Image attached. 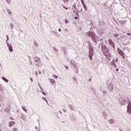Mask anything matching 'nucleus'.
<instances>
[{
	"label": "nucleus",
	"instance_id": "f257e3e1",
	"mask_svg": "<svg viewBox=\"0 0 131 131\" xmlns=\"http://www.w3.org/2000/svg\"><path fill=\"white\" fill-rule=\"evenodd\" d=\"M93 55H94V50L93 49V48H90L89 58H90L91 61H92V60L93 59Z\"/></svg>",
	"mask_w": 131,
	"mask_h": 131
},
{
	"label": "nucleus",
	"instance_id": "f03ea898",
	"mask_svg": "<svg viewBox=\"0 0 131 131\" xmlns=\"http://www.w3.org/2000/svg\"><path fill=\"white\" fill-rule=\"evenodd\" d=\"M6 43L7 45V47L9 49V52H13V47L11 44H9L8 42L6 41Z\"/></svg>",
	"mask_w": 131,
	"mask_h": 131
},
{
	"label": "nucleus",
	"instance_id": "7ed1b4c3",
	"mask_svg": "<svg viewBox=\"0 0 131 131\" xmlns=\"http://www.w3.org/2000/svg\"><path fill=\"white\" fill-rule=\"evenodd\" d=\"M108 42H109L110 46L112 47V48H115V44L111 39H108Z\"/></svg>",
	"mask_w": 131,
	"mask_h": 131
},
{
	"label": "nucleus",
	"instance_id": "20e7f679",
	"mask_svg": "<svg viewBox=\"0 0 131 131\" xmlns=\"http://www.w3.org/2000/svg\"><path fill=\"white\" fill-rule=\"evenodd\" d=\"M122 101L123 102V105H125V102L126 103V102H127V101H128V103L129 102V99H128V98L127 97H124L122 99Z\"/></svg>",
	"mask_w": 131,
	"mask_h": 131
},
{
	"label": "nucleus",
	"instance_id": "39448f33",
	"mask_svg": "<svg viewBox=\"0 0 131 131\" xmlns=\"http://www.w3.org/2000/svg\"><path fill=\"white\" fill-rule=\"evenodd\" d=\"M34 60L36 63H38V64L40 63V59H39L38 57H35Z\"/></svg>",
	"mask_w": 131,
	"mask_h": 131
},
{
	"label": "nucleus",
	"instance_id": "423d86ee",
	"mask_svg": "<svg viewBox=\"0 0 131 131\" xmlns=\"http://www.w3.org/2000/svg\"><path fill=\"white\" fill-rule=\"evenodd\" d=\"M50 81L52 84L54 85L56 83V81L54 79H50Z\"/></svg>",
	"mask_w": 131,
	"mask_h": 131
},
{
	"label": "nucleus",
	"instance_id": "0eeeda50",
	"mask_svg": "<svg viewBox=\"0 0 131 131\" xmlns=\"http://www.w3.org/2000/svg\"><path fill=\"white\" fill-rule=\"evenodd\" d=\"M127 109H131V103L130 100H129V102L127 106Z\"/></svg>",
	"mask_w": 131,
	"mask_h": 131
},
{
	"label": "nucleus",
	"instance_id": "6e6552de",
	"mask_svg": "<svg viewBox=\"0 0 131 131\" xmlns=\"http://www.w3.org/2000/svg\"><path fill=\"white\" fill-rule=\"evenodd\" d=\"M15 124V122L14 121H11L9 122V126H13Z\"/></svg>",
	"mask_w": 131,
	"mask_h": 131
},
{
	"label": "nucleus",
	"instance_id": "1a4fd4ad",
	"mask_svg": "<svg viewBox=\"0 0 131 131\" xmlns=\"http://www.w3.org/2000/svg\"><path fill=\"white\" fill-rule=\"evenodd\" d=\"M118 53L119 55H120V56H123V55H124V54L123 53V52H122V51L120 50L118 51Z\"/></svg>",
	"mask_w": 131,
	"mask_h": 131
},
{
	"label": "nucleus",
	"instance_id": "9d476101",
	"mask_svg": "<svg viewBox=\"0 0 131 131\" xmlns=\"http://www.w3.org/2000/svg\"><path fill=\"white\" fill-rule=\"evenodd\" d=\"M2 79L3 80H4V81H5L6 82H8V79H7L6 78H5V77H2Z\"/></svg>",
	"mask_w": 131,
	"mask_h": 131
},
{
	"label": "nucleus",
	"instance_id": "9b49d317",
	"mask_svg": "<svg viewBox=\"0 0 131 131\" xmlns=\"http://www.w3.org/2000/svg\"><path fill=\"white\" fill-rule=\"evenodd\" d=\"M108 122H109V123L112 124V123H114V120L112 119H110Z\"/></svg>",
	"mask_w": 131,
	"mask_h": 131
},
{
	"label": "nucleus",
	"instance_id": "f8f14e48",
	"mask_svg": "<svg viewBox=\"0 0 131 131\" xmlns=\"http://www.w3.org/2000/svg\"><path fill=\"white\" fill-rule=\"evenodd\" d=\"M23 110H24V111H25V112H26V113H27V109H26V107H23Z\"/></svg>",
	"mask_w": 131,
	"mask_h": 131
},
{
	"label": "nucleus",
	"instance_id": "ddd939ff",
	"mask_svg": "<svg viewBox=\"0 0 131 131\" xmlns=\"http://www.w3.org/2000/svg\"><path fill=\"white\" fill-rule=\"evenodd\" d=\"M127 113H128V114H131V108L130 109L127 108Z\"/></svg>",
	"mask_w": 131,
	"mask_h": 131
},
{
	"label": "nucleus",
	"instance_id": "4468645a",
	"mask_svg": "<svg viewBox=\"0 0 131 131\" xmlns=\"http://www.w3.org/2000/svg\"><path fill=\"white\" fill-rule=\"evenodd\" d=\"M53 78H55V79H57V78H58V76L56 75H53Z\"/></svg>",
	"mask_w": 131,
	"mask_h": 131
},
{
	"label": "nucleus",
	"instance_id": "2eb2a0df",
	"mask_svg": "<svg viewBox=\"0 0 131 131\" xmlns=\"http://www.w3.org/2000/svg\"><path fill=\"white\" fill-rule=\"evenodd\" d=\"M83 7L85 10V11H86V5L85 4L83 5Z\"/></svg>",
	"mask_w": 131,
	"mask_h": 131
},
{
	"label": "nucleus",
	"instance_id": "dca6fc26",
	"mask_svg": "<svg viewBox=\"0 0 131 131\" xmlns=\"http://www.w3.org/2000/svg\"><path fill=\"white\" fill-rule=\"evenodd\" d=\"M119 34H114V36L115 37H117V36H119Z\"/></svg>",
	"mask_w": 131,
	"mask_h": 131
},
{
	"label": "nucleus",
	"instance_id": "f3484780",
	"mask_svg": "<svg viewBox=\"0 0 131 131\" xmlns=\"http://www.w3.org/2000/svg\"><path fill=\"white\" fill-rule=\"evenodd\" d=\"M42 100H44V101H46V102H48V100H47V98H46V97H42Z\"/></svg>",
	"mask_w": 131,
	"mask_h": 131
},
{
	"label": "nucleus",
	"instance_id": "a211bd4d",
	"mask_svg": "<svg viewBox=\"0 0 131 131\" xmlns=\"http://www.w3.org/2000/svg\"><path fill=\"white\" fill-rule=\"evenodd\" d=\"M0 90L1 91H4V88L2 86V85H0Z\"/></svg>",
	"mask_w": 131,
	"mask_h": 131
},
{
	"label": "nucleus",
	"instance_id": "6ab92c4d",
	"mask_svg": "<svg viewBox=\"0 0 131 131\" xmlns=\"http://www.w3.org/2000/svg\"><path fill=\"white\" fill-rule=\"evenodd\" d=\"M13 130L14 131H18V129L17 128H14Z\"/></svg>",
	"mask_w": 131,
	"mask_h": 131
},
{
	"label": "nucleus",
	"instance_id": "aec40b11",
	"mask_svg": "<svg viewBox=\"0 0 131 131\" xmlns=\"http://www.w3.org/2000/svg\"><path fill=\"white\" fill-rule=\"evenodd\" d=\"M6 2L9 4V3H11V0H6Z\"/></svg>",
	"mask_w": 131,
	"mask_h": 131
},
{
	"label": "nucleus",
	"instance_id": "412c9836",
	"mask_svg": "<svg viewBox=\"0 0 131 131\" xmlns=\"http://www.w3.org/2000/svg\"><path fill=\"white\" fill-rule=\"evenodd\" d=\"M81 3L82 5L85 4L84 2H83V0H81Z\"/></svg>",
	"mask_w": 131,
	"mask_h": 131
},
{
	"label": "nucleus",
	"instance_id": "4be33fe9",
	"mask_svg": "<svg viewBox=\"0 0 131 131\" xmlns=\"http://www.w3.org/2000/svg\"><path fill=\"white\" fill-rule=\"evenodd\" d=\"M7 40H6V42H8V40H9V36L7 35Z\"/></svg>",
	"mask_w": 131,
	"mask_h": 131
},
{
	"label": "nucleus",
	"instance_id": "5701e85b",
	"mask_svg": "<svg viewBox=\"0 0 131 131\" xmlns=\"http://www.w3.org/2000/svg\"><path fill=\"white\" fill-rule=\"evenodd\" d=\"M121 57H122V58H123V59H125V56H124V55H121Z\"/></svg>",
	"mask_w": 131,
	"mask_h": 131
},
{
	"label": "nucleus",
	"instance_id": "b1692460",
	"mask_svg": "<svg viewBox=\"0 0 131 131\" xmlns=\"http://www.w3.org/2000/svg\"><path fill=\"white\" fill-rule=\"evenodd\" d=\"M65 22H66V24H67V23H68V21H67V19L65 20Z\"/></svg>",
	"mask_w": 131,
	"mask_h": 131
},
{
	"label": "nucleus",
	"instance_id": "393cba45",
	"mask_svg": "<svg viewBox=\"0 0 131 131\" xmlns=\"http://www.w3.org/2000/svg\"><path fill=\"white\" fill-rule=\"evenodd\" d=\"M64 9H66V10H68V8L65 7V6H63Z\"/></svg>",
	"mask_w": 131,
	"mask_h": 131
},
{
	"label": "nucleus",
	"instance_id": "a878e982",
	"mask_svg": "<svg viewBox=\"0 0 131 131\" xmlns=\"http://www.w3.org/2000/svg\"><path fill=\"white\" fill-rule=\"evenodd\" d=\"M42 94H43V95H44L45 96H46V95H47V94H46V93H45V92H43Z\"/></svg>",
	"mask_w": 131,
	"mask_h": 131
},
{
	"label": "nucleus",
	"instance_id": "bb28decb",
	"mask_svg": "<svg viewBox=\"0 0 131 131\" xmlns=\"http://www.w3.org/2000/svg\"><path fill=\"white\" fill-rule=\"evenodd\" d=\"M30 80H31L32 82L33 81V80L32 79V78H30Z\"/></svg>",
	"mask_w": 131,
	"mask_h": 131
},
{
	"label": "nucleus",
	"instance_id": "cd10ccee",
	"mask_svg": "<svg viewBox=\"0 0 131 131\" xmlns=\"http://www.w3.org/2000/svg\"><path fill=\"white\" fill-rule=\"evenodd\" d=\"M65 68H66L67 70H68V67L65 66Z\"/></svg>",
	"mask_w": 131,
	"mask_h": 131
},
{
	"label": "nucleus",
	"instance_id": "c85d7f7f",
	"mask_svg": "<svg viewBox=\"0 0 131 131\" xmlns=\"http://www.w3.org/2000/svg\"><path fill=\"white\" fill-rule=\"evenodd\" d=\"M8 13H9V15H11V14H12V12H9Z\"/></svg>",
	"mask_w": 131,
	"mask_h": 131
},
{
	"label": "nucleus",
	"instance_id": "c756f323",
	"mask_svg": "<svg viewBox=\"0 0 131 131\" xmlns=\"http://www.w3.org/2000/svg\"><path fill=\"white\" fill-rule=\"evenodd\" d=\"M75 19L76 20V19H78V17H75Z\"/></svg>",
	"mask_w": 131,
	"mask_h": 131
},
{
	"label": "nucleus",
	"instance_id": "7c9ffc66",
	"mask_svg": "<svg viewBox=\"0 0 131 131\" xmlns=\"http://www.w3.org/2000/svg\"><path fill=\"white\" fill-rule=\"evenodd\" d=\"M10 26H11V28H13V25H11Z\"/></svg>",
	"mask_w": 131,
	"mask_h": 131
},
{
	"label": "nucleus",
	"instance_id": "2f4dec72",
	"mask_svg": "<svg viewBox=\"0 0 131 131\" xmlns=\"http://www.w3.org/2000/svg\"><path fill=\"white\" fill-rule=\"evenodd\" d=\"M119 69H117L116 70V71H119Z\"/></svg>",
	"mask_w": 131,
	"mask_h": 131
},
{
	"label": "nucleus",
	"instance_id": "473e14b6",
	"mask_svg": "<svg viewBox=\"0 0 131 131\" xmlns=\"http://www.w3.org/2000/svg\"><path fill=\"white\" fill-rule=\"evenodd\" d=\"M58 31H59V32H60L61 29H58Z\"/></svg>",
	"mask_w": 131,
	"mask_h": 131
},
{
	"label": "nucleus",
	"instance_id": "72a5a7b5",
	"mask_svg": "<svg viewBox=\"0 0 131 131\" xmlns=\"http://www.w3.org/2000/svg\"><path fill=\"white\" fill-rule=\"evenodd\" d=\"M127 35H130V33H127Z\"/></svg>",
	"mask_w": 131,
	"mask_h": 131
},
{
	"label": "nucleus",
	"instance_id": "f704fd0d",
	"mask_svg": "<svg viewBox=\"0 0 131 131\" xmlns=\"http://www.w3.org/2000/svg\"><path fill=\"white\" fill-rule=\"evenodd\" d=\"M36 65H37V66L38 65V63L36 64Z\"/></svg>",
	"mask_w": 131,
	"mask_h": 131
},
{
	"label": "nucleus",
	"instance_id": "c9c22d12",
	"mask_svg": "<svg viewBox=\"0 0 131 131\" xmlns=\"http://www.w3.org/2000/svg\"><path fill=\"white\" fill-rule=\"evenodd\" d=\"M89 81H91V79L89 80Z\"/></svg>",
	"mask_w": 131,
	"mask_h": 131
},
{
	"label": "nucleus",
	"instance_id": "e433bc0d",
	"mask_svg": "<svg viewBox=\"0 0 131 131\" xmlns=\"http://www.w3.org/2000/svg\"><path fill=\"white\" fill-rule=\"evenodd\" d=\"M0 131H2V130L0 129Z\"/></svg>",
	"mask_w": 131,
	"mask_h": 131
},
{
	"label": "nucleus",
	"instance_id": "4c0bfd02",
	"mask_svg": "<svg viewBox=\"0 0 131 131\" xmlns=\"http://www.w3.org/2000/svg\"><path fill=\"white\" fill-rule=\"evenodd\" d=\"M1 104H0V107H1Z\"/></svg>",
	"mask_w": 131,
	"mask_h": 131
},
{
	"label": "nucleus",
	"instance_id": "58836bf2",
	"mask_svg": "<svg viewBox=\"0 0 131 131\" xmlns=\"http://www.w3.org/2000/svg\"><path fill=\"white\" fill-rule=\"evenodd\" d=\"M37 131H40V130H37Z\"/></svg>",
	"mask_w": 131,
	"mask_h": 131
}]
</instances>
